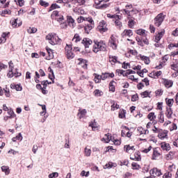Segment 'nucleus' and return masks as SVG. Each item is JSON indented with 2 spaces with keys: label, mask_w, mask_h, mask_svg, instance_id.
I'll list each match as a JSON object with an SVG mask.
<instances>
[{
  "label": "nucleus",
  "mask_w": 178,
  "mask_h": 178,
  "mask_svg": "<svg viewBox=\"0 0 178 178\" xmlns=\"http://www.w3.org/2000/svg\"><path fill=\"white\" fill-rule=\"evenodd\" d=\"M99 51L105 52V51H106V44L103 41L98 42L97 40H94L93 52H95V54H97Z\"/></svg>",
  "instance_id": "nucleus-1"
},
{
  "label": "nucleus",
  "mask_w": 178,
  "mask_h": 178,
  "mask_svg": "<svg viewBox=\"0 0 178 178\" xmlns=\"http://www.w3.org/2000/svg\"><path fill=\"white\" fill-rule=\"evenodd\" d=\"M46 40H48L51 45H58V44H60L62 41L60 38H59V37H58V35H56V34L54 33H49L46 36Z\"/></svg>",
  "instance_id": "nucleus-2"
},
{
  "label": "nucleus",
  "mask_w": 178,
  "mask_h": 178,
  "mask_svg": "<svg viewBox=\"0 0 178 178\" xmlns=\"http://www.w3.org/2000/svg\"><path fill=\"white\" fill-rule=\"evenodd\" d=\"M124 12L125 13V15H127L128 16V26L130 29H134V24H136V22H134L135 19L131 16V12H134V10H123Z\"/></svg>",
  "instance_id": "nucleus-3"
},
{
  "label": "nucleus",
  "mask_w": 178,
  "mask_h": 178,
  "mask_svg": "<svg viewBox=\"0 0 178 178\" xmlns=\"http://www.w3.org/2000/svg\"><path fill=\"white\" fill-rule=\"evenodd\" d=\"M163 20H165V15H163V13L159 14L155 18H154V25L156 27H159L162 23H163Z\"/></svg>",
  "instance_id": "nucleus-4"
},
{
  "label": "nucleus",
  "mask_w": 178,
  "mask_h": 178,
  "mask_svg": "<svg viewBox=\"0 0 178 178\" xmlns=\"http://www.w3.org/2000/svg\"><path fill=\"white\" fill-rule=\"evenodd\" d=\"M118 42L119 40H118V38L115 35H112L109 40L110 47H111L113 49H117Z\"/></svg>",
  "instance_id": "nucleus-5"
},
{
  "label": "nucleus",
  "mask_w": 178,
  "mask_h": 178,
  "mask_svg": "<svg viewBox=\"0 0 178 178\" xmlns=\"http://www.w3.org/2000/svg\"><path fill=\"white\" fill-rule=\"evenodd\" d=\"M72 45H67L65 47V54L67 58V59H73L74 58V54H73V51H72Z\"/></svg>",
  "instance_id": "nucleus-6"
},
{
  "label": "nucleus",
  "mask_w": 178,
  "mask_h": 178,
  "mask_svg": "<svg viewBox=\"0 0 178 178\" xmlns=\"http://www.w3.org/2000/svg\"><path fill=\"white\" fill-rule=\"evenodd\" d=\"M102 2H109V0H95V3L99 9H106V8L109 6V3H104L101 5Z\"/></svg>",
  "instance_id": "nucleus-7"
},
{
  "label": "nucleus",
  "mask_w": 178,
  "mask_h": 178,
  "mask_svg": "<svg viewBox=\"0 0 178 178\" xmlns=\"http://www.w3.org/2000/svg\"><path fill=\"white\" fill-rule=\"evenodd\" d=\"M149 173L153 177H156V176L159 177V176H162V172L156 168L150 170Z\"/></svg>",
  "instance_id": "nucleus-8"
},
{
  "label": "nucleus",
  "mask_w": 178,
  "mask_h": 178,
  "mask_svg": "<svg viewBox=\"0 0 178 178\" xmlns=\"http://www.w3.org/2000/svg\"><path fill=\"white\" fill-rule=\"evenodd\" d=\"M97 30L100 31V33H105L108 31V28L106 27V22L105 21H102L99 23V25L97 26Z\"/></svg>",
  "instance_id": "nucleus-9"
},
{
  "label": "nucleus",
  "mask_w": 178,
  "mask_h": 178,
  "mask_svg": "<svg viewBox=\"0 0 178 178\" xmlns=\"http://www.w3.org/2000/svg\"><path fill=\"white\" fill-rule=\"evenodd\" d=\"M161 155H162V154L159 152V148L156 147L153 151L152 159L153 161H156V159H158Z\"/></svg>",
  "instance_id": "nucleus-10"
},
{
  "label": "nucleus",
  "mask_w": 178,
  "mask_h": 178,
  "mask_svg": "<svg viewBox=\"0 0 178 178\" xmlns=\"http://www.w3.org/2000/svg\"><path fill=\"white\" fill-rule=\"evenodd\" d=\"M82 44L84 45L85 48H89L90 45L92 44V40L90 38H85L82 40Z\"/></svg>",
  "instance_id": "nucleus-11"
},
{
  "label": "nucleus",
  "mask_w": 178,
  "mask_h": 178,
  "mask_svg": "<svg viewBox=\"0 0 178 178\" xmlns=\"http://www.w3.org/2000/svg\"><path fill=\"white\" fill-rule=\"evenodd\" d=\"M67 22L70 27H72V29L74 27L76 24L74 23V19L72 17V16L67 17Z\"/></svg>",
  "instance_id": "nucleus-12"
},
{
  "label": "nucleus",
  "mask_w": 178,
  "mask_h": 178,
  "mask_svg": "<svg viewBox=\"0 0 178 178\" xmlns=\"http://www.w3.org/2000/svg\"><path fill=\"white\" fill-rule=\"evenodd\" d=\"M131 35H133V31H131L130 29H125L122 33V36L123 38H124V37H131Z\"/></svg>",
  "instance_id": "nucleus-13"
},
{
  "label": "nucleus",
  "mask_w": 178,
  "mask_h": 178,
  "mask_svg": "<svg viewBox=\"0 0 178 178\" xmlns=\"http://www.w3.org/2000/svg\"><path fill=\"white\" fill-rule=\"evenodd\" d=\"M124 151H126V152H128L129 154H131V152L136 150L134 146H130V145H125L124 147Z\"/></svg>",
  "instance_id": "nucleus-14"
},
{
  "label": "nucleus",
  "mask_w": 178,
  "mask_h": 178,
  "mask_svg": "<svg viewBox=\"0 0 178 178\" xmlns=\"http://www.w3.org/2000/svg\"><path fill=\"white\" fill-rule=\"evenodd\" d=\"M165 115L168 118V119H172V117L173 116V111L172 110V108L167 107Z\"/></svg>",
  "instance_id": "nucleus-15"
},
{
  "label": "nucleus",
  "mask_w": 178,
  "mask_h": 178,
  "mask_svg": "<svg viewBox=\"0 0 178 178\" xmlns=\"http://www.w3.org/2000/svg\"><path fill=\"white\" fill-rule=\"evenodd\" d=\"M163 80L164 86L165 87H166V88H170V87L173 86V81L169 79H163Z\"/></svg>",
  "instance_id": "nucleus-16"
},
{
  "label": "nucleus",
  "mask_w": 178,
  "mask_h": 178,
  "mask_svg": "<svg viewBox=\"0 0 178 178\" xmlns=\"http://www.w3.org/2000/svg\"><path fill=\"white\" fill-rule=\"evenodd\" d=\"M161 147L163 151H170V145L166 143L165 142L161 143Z\"/></svg>",
  "instance_id": "nucleus-17"
},
{
  "label": "nucleus",
  "mask_w": 178,
  "mask_h": 178,
  "mask_svg": "<svg viewBox=\"0 0 178 178\" xmlns=\"http://www.w3.org/2000/svg\"><path fill=\"white\" fill-rule=\"evenodd\" d=\"M1 170L5 173L6 176H8L10 173V169L9 168V166L7 165H3L1 166Z\"/></svg>",
  "instance_id": "nucleus-18"
},
{
  "label": "nucleus",
  "mask_w": 178,
  "mask_h": 178,
  "mask_svg": "<svg viewBox=\"0 0 178 178\" xmlns=\"http://www.w3.org/2000/svg\"><path fill=\"white\" fill-rule=\"evenodd\" d=\"M130 159H131V161H141V156L137 153H135L134 154L130 156Z\"/></svg>",
  "instance_id": "nucleus-19"
},
{
  "label": "nucleus",
  "mask_w": 178,
  "mask_h": 178,
  "mask_svg": "<svg viewBox=\"0 0 178 178\" xmlns=\"http://www.w3.org/2000/svg\"><path fill=\"white\" fill-rule=\"evenodd\" d=\"M10 88L13 90H16V91H22V90H23V88L22 86H20V84L15 85V83H12L10 85Z\"/></svg>",
  "instance_id": "nucleus-20"
},
{
  "label": "nucleus",
  "mask_w": 178,
  "mask_h": 178,
  "mask_svg": "<svg viewBox=\"0 0 178 178\" xmlns=\"http://www.w3.org/2000/svg\"><path fill=\"white\" fill-rule=\"evenodd\" d=\"M138 56L140 58L141 60H143L145 65H149V57L143 56L141 54H140Z\"/></svg>",
  "instance_id": "nucleus-21"
},
{
  "label": "nucleus",
  "mask_w": 178,
  "mask_h": 178,
  "mask_svg": "<svg viewBox=\"0 0 178 178\" xmlns=\"http://www.w3.org/2000/svg\"><path fill=\"white\" fill-rule=\"evenodd\" d=\"M89 126L90 127H92L93 131H97V130H98V126L97 125V122H95V120L91 121Z\"/></svg>",
  "instance_id": "nucleus-22"
},
{
  "label": "nucleus",
  "mask_w": 178,
  "mask_h": 178,
  "mask_svg": "<svg viewBox=\"0 0 178 178\" xmlns=\"http://www.w3.org/2000/svg\"><path fill=\"white\" fill-rule=\"evenodd\" d=\"M47 51L49 56H47L46 58V59L47 60H50V59H53L54 58V52H52V49H51L49 48H47Z\"/></svg>",
  "instance_id": "nucleus-23"
},
{
  "label": "nucleus",
  "mask_w": 178,
  "mask_h": 178,
  "mask_svg": "<svg viewBox=\"0 0 178 178\" xmlns=\"http://www.w3.org/2000/svg\"><path fill=\"white\" fill-rule=\"evenodd\" d=\"M92 29H94V25L88 24L84 27L85 33H86V34H90V31H91Z\"/></svg>",
  "instance_id": "nucleus-24"
},
{
  "label": "nucleus",
  "mask_w": 178,
  "mask_h": 178,
  "mask_svg": "<svg viewBox=\"0 0 178 178\" xmlns=\"http://www.w3.org/2000/svg\"><path fill=\"white\" fill-rule=\"evenodd\" d=\"M79 113L78 115H79V119H81L82 118H84L86 115H87V110L83 109L81 110V108L79 109Z\"/></svg>",
  "instance_id": "nucleus-25"
},
{
  "label": "nucleus",
  "mask_w": 178,
  "mask_h": 178,
  "mask_svg": "<svg viewBox=\"0 0 178 178\" xmlns=\"http://www.w3.org/2000/svg\"><path fill=\"white\" fill-rule=\"evenodd\" d=\"M49 69H50L49 70V79H50V80H51L52 83H55V75L54 74V70H52V69H51V67H49Z\"/></svg>",
  "instance_id": "nucleus-26"
},
{
  "label": "nucleus",
  "mask_w": 178,
  "mask_h": 178,
  "mask_svg": "<svg viewBox=\"0 0 178 178\" xmlns=\"http://www.w3.org/2000/svg\"><path fill=\"white\" fill-rule=\"evenodd\" d=\"M116 84V82L115 81H111L109 83V90L112 91V92H115V85Z\"/></svg>",
  "instance_id": "nucleus-27"
},
{
  "label": "nucleus",
  "mask_w": 178,
  "mask_h": 178,
  "mask_svg": "<svg viewBox=\"0 0 178 178\" xmlns=\"http://www.w3.org/2000/svg\"><path fill=\"white\" fill-rule=\"evenodd\" d=\"M165 102L166 104L168 105V106H169L168 108H172V106H173V104L175 102V100L173 99H165Z\"/></svg>",
  "instance_id": "nucleus-28"
},
{
  "label": "nucleus",
  "mask_w": 178,
  "mask_h": 178,
  "mask_svg": "<svg viewBox=\"0 0 178 178\" xmlns=\"http://www.w3.org/2000/svg\"><path fill=\"white\" fill-rule=\"evenodd\" d=\"M109 62H112L113 63H120V62L118 61V57L116 56H110Z\"/></svg>",
  "instance_id": "nucleus-29"
},
{
  "label": "nucleus",
  "mask_w": 178,
  "mask_h": 178,
  "mask_svg": "<svg viewBox=\"0 0 178 178\" xmlns=\"http://www.w3.org/2000/svg\"><path fill=\"white\" fill-rule=\"evenodd\" d=\"M8 112V114L9 116L7 117V119H12V118H15L16 116V114H15V112L12 108L9 109Z\"/></svg>",
  "instance_id": "nucleus-30"
},
{
  "label": "nucleus",
  "mask_w": 178,
  "mask_h": 178,
  "mask_svg": "<svg viewBox=\"0 0 178 178\" xmlns=\"http://www.w3.org/2000/svg\"><path fill=\"white\" fill-rule=\"evenodd\" d=\"M19 19H14L11 21L12 23V26H13V27H20V26H22V22H19V24H17Z\"/></svg>",
  "instance_id": "nucleus-31"
},
{
  "label": "nucleus",
  "mask_w": 178,
  "mask_h": 178,
  "mask_svg": "<svg viewBox=\"0 0 178 178\" xmlns=\"http://www.w3.org/2000/svg\"><path fill=\"white\" fill-rule=\"evenodd\" d=\"M112 140V136H109V134L105 135V137L102 139V141H105V143H109Z\"/></svg>",
  "instance_id": "nucleus-32"
},
{
  "label": "nucleus",
  "mask_w": 178,
  "mask_h": 178,
  "mask_svg": "<svg viewBox=\"0 0 178 178\" xmlns=\"http://www.w3.org/2000/svg\"><path fill=\"white\" fill-rule=\"evenodd\" d=\"M93 93L95 97H101L104 95V92L99 89H96Z\"/></svg>",
  "instance_id": "nucleus-33"
},
{
  "label": "nucleus",
  "mask_w": 178,
  "mask_h": 178,
  "mask_svg": "<svg viewBox=\"0 0 178 178\" xmlns=\"http://www.w3.org/2000/svg\"><path fill=\"white\" fill-rule=\"evenodd\" d=\"M111 110L115 111V109H119V104L115 102V101H111Z\"/></svg>",
  "instance_id": "nucleus-34"
},
{
  "label": "nucleus",
  "mask_w": 178,
  "mask_h": 178,
  "mask_svg": "<svg viewBox=\"0 0 178 178\" xmlns=\"http://www.w3.org/2000/svg\"><path fill=\"white\" fill-rule=\"evenodd\" d=\"M72 41H74V42H79L81 41V38H80V35L78 33H76L74 35Z\"/></svg>",
  "instance_id": "nucleus-35"
},
{
  "label": "nucleus",
  "mask_w": 178,
  "mask_h": 178,
  "mask_svg": "<svg viewBox=\"0 0 178 178\" xmlns=\"http://www.w3.org/2000/svg\"><path fill=\"white\" fill-rule=\"evenodd\" d=\"M59 8H60V6H59L58 4L56 3H53L51 4V6L49 8V12H51L55 9H59Z\"/></svg>",
  "instance_id": "nucleus-36"
},
{
  "label": "nucleus",
  "mask_w": 178,
  "mask_h": 178,
  "mask_svg": "<svg viewBox=\"0 0 178 178\" xmlns=\"http://www.w3.org/2000/svg\"><path fill=\"white\" fill-rule=\"evenodd\" d=\"M40 5L44 8H48V6H49V3L44 0H40Z\"/></svg>",
  "instance_id": "nucleus-37"
},
{
  "label": "nucleus",
  "mask_w": 178,
  "mask_h": 178,
  "mask_svg": "<svg viewBox=\"0 0 178 178\" xmlns=\"http://www.w3.org/2000/svg\"><path fill=\"white\" fill-rule=\"evenodd\" d=\"M147 118L149 120H155V119H156V115H155V113H150L147 115Z\"/></svg>",
  "instance_id": "nucleus-38"
},
{
  "label": "nucleus",
  "mask_w": 178,
  "mask_h": 178,
  "mask_svg": "<svg viewBox=\"0 0 178 178\" xmlns=\"http://www.w3.org/2000/svg\"><path fill=\"white\" fill-rule=\"evenodd\" d=\"M158 118H159V123H163V122H165V118L163 116V114H162V113H160L159 114Z\"/></svg>",
  "instance_id": "nucleus-39"
},
{
  "label": "nucleus",
  "mask_w": 178,
  "mask_h": 178,
  "mask_svg": "<svg viewBox=\"0 0 178 178\" xmlns=\"http://www.w3.org/2000/svg\"><path fill=\"white\" fill-rule=\"evenodd\" d=\"M158 137L159 138H160V140H163L164 138H166V137H168V134L166 133L159 132Z\"/></svg>",
  "instance_id": "nucleus-40"
},
{
  "label": "nucleus",
  "mask_w": 178,
  "mask_h": 178,
  "mask_svg": "<svg viewBox=\"0 0 178 178\" xmlns=\"http://www.w3.org/2000/svg\"><path fill=\"white\" fill-rule=\"evenodd\" d=\"M48 84H52V82L48 83V81H42L41 82V85L43 86V88L44 90H47V87Z\"/></svg>",
  "instance_id": "nucleus-41"
},
{
  "label": "nucleus",
  "mask_w": 178,
  "mask_h": 178,
  "mask_svg": "<svg viewBox=\"0 0 178 178\" xmlns=\"http://www.w3.org/2000/svg\"><path fill=\"white\" fill-rule=\"evenodd\" d=\"M136 33L138 34V35H143V37H145V30L138 29L136 31Z\"/></svg>",
  "instance_id": "nucleus-42"
},
{
  "label": "nucleus",
  "mask_w": 178,
  "mask_h": 178,
  "mask_svg": "<svg viewBox=\"0 0 178 178\" xmlns=\"http://www.w3.org/2000/svg\"><path fill=\"white\" fill-rule=\"evenodd\" d=\"M139 134L141 135V134H148V130H145L143 128H139L138 129Z\"/></svg>",
  "instance_id": "nucleus-43"
},
{
  "label": "nucleus",
  "mask_w": 178,
  "mask_h": 178,
  "mask_svg": "<svg viewBox=\"0 0 178 178\" xmlns=\"http://www.w3.org/2000/svg\"><path fill=\"white\" fill-rule=\"evenodd\" d=\"M84 152H85L86 156H90L91 155V149H90L86 147Z\"/></svg>",
  "instance_id": "nucleus-44"
},
{
  "label": "nucleus",
  "mask_w": 178,
  "mask_h": 178,
  "mask_svg": "<svg viewBox=\"0 0 178 178\" xmlns=\"http://www.w3.org/2000/svg\"><path fill=\"white\" fill-rule=\"evenodd\" d=\"M109 77V73L105 72L102 74V80H106Z\"/></svg>",
  "instance_id": "nucleus-45"
},
{
  "label": "nucleus",
  "mask_w": 178,
  "mask_h": 178,
  "mask_svg": "<svg viewBox=\"0 0 178 178\" xmlns=\"http://www.w3.org/2000/svg\"><path fill=\"white\" fill-rule=\"evenodd\" d=\"M86 21L89 22L88 24L94 25V19H92V18H91V17H86L85 18V22Z\"/></svg>",
  "instance_id": "nucleus-46"
},
{
  "label": "nucleus",
  "mask_w": 178,
  "mask_h": 178,
  "mask_svg": "<svg viewBox=\"0 0 178 178\" xmlns=\"http://www.w3.org/2000/svg\"><path fill=\"white\" fill-rule=\"evenodd\" d=\"M10 13H12V11H10V10H6L2 11L1 15L5 16V15H10Z\"/></svg>",
  "instance_id": "nucleus-47"
},
{
  "label": "nucleus",
  "mask_w": 178,
  "mask_h": 178,
  "mask_svg": "<svg viewBox=\"0 0 178 178\" xmlns=\"http://www.w3.org/2000/svg\"><path fill=\"white\" fill-rule=\"evenodd\" d=\"M124 129H125V130L127 131V137L130 138L131 137V133L129 131L130 129H129V127H124Z\"/></svg>",
  "instance_id": "nucleus-48"
},
{
  "label": "nucleus",
  "mask_w": 178,
  "mask_h": 178,
  "mask_svg": "<svg viewBox=\"0 0 178 178\" xmlns=\"http://www.w3.org/2000/svg\"><path fill=\"white\" fill-rule=\"evenodd\" d=\"M78 60H79V65H83H83H82L83 67H87V64H86V63H84V59L78 58Z\"/></svg>",
  "instance_id": "nucleus-49"
},
{
  "label": "nucleus",
  "mask_w": 178,
  "mask_h": 178,
  "mask_svg": "<svg viewBox=\"0 0 178 178\" xmlns=\"http://www.w3.org/2000/svg\"><path fill=\"white\" fill-rule=\"evenodd\" d=\"M8 65H9L10 73H12V72H13V68L15 67V65H13V62L10 61L8 63Z\"/></svg>",
  "instance_id": "nucleus-50"
},
{
  "label": "nucleus",
  "mask_w": 178,
  "mask_h": 178,
  "mask_svg": "<svg viewBox=\"0 0 178 178\" xmlns=\"http://www.w3.org/2000/svg\"><path fill=\"white\" fill-rule=\"evenodd\" d=\"M59 176V173L58 172H52L51 174L49 175V178H55Z\"/></svg>",
  "instance_id": "nucleus-51"
},
{
  "label": "nucleus",
  "mask_w": 178,
  "mask_h": 178,
  "mask_svg": "<svg viewBox=\"0 0 178 178\" xmlns=\"http://www.w3.org/2000/svg\"><path fill=\"white\" fill-rule=\"evenodd\" d=\"M115 26L118 28V29H122V23L120 22V21L119 19H116L115 22Z\"/></svg>",
  "instance_id": "nucleus-52"
},
{
  "label": "nucleus",
  "mask_w": 178,
  "mask_h": 178,
  "mask_svg": "<svg viewBox=\"0 0 178 178\" xmlns=\"http://www.w3.org/2000/svg\"><path fill=\"white\" fill-rule=\"evenodd\" d=\"M28 33L29 34H34V33H37V29L36 28H31L30 29H28Z\"/></svg>",
  "instance_id": "nucleus-53"
},
{
  "label": "nucleus",
  "mask_w": 178,
  "mask_h": 178,
  "mask_svg": "<svg viewBox=\"0 0 178 178\" xmlns=\"http://www.w3.org/2000/svg\"><path fill=\"white\" fill-rule=\"evenodd\" d=\"M83 22H86V17L80 16L79 18H77L78 23H83Z\"/></svg>",
  "instance_id": "nucleus-54"
},
{
  "label": "nucleus",
  "mask_w": 178,
  "mask_h": 178,
  "mask_svg": "<svg viewBox=\"0 0 178 178\" xmlns=\"http://www.w3.org/2000/svg\"><path fill=\"white\" fill-rule=\"evenodd\" d=\"M138 100V95L135 94L134 95H132L131 97V101L132 102H136V101Z\"/></svg>",
  "instance_id": "nucleus-55"
},
{
  "label": "nucleus",
  "mask_w": 178,
  "mask_h": 178,
  "mask_svg": "<svg viewBox=\"0 0 178 178\" xmlns=\"http://www.w3.org/2000/svg\"><path fill=\"white\" fill-rule=\"evenodd\" d=\"M170 131H173V130H177V125L175 123L171 124V127H170Z\"/></svg>",
  "instance_id": "nucleus-56"
},
{
  "label": "nucleus",
  "mask_w": 178,
  "mask_h": 178,
  "mask_svg": "<svg viewBox=\"0 0 178 178\" xmlns=\"http://www.w3.org/2000/svg\"><path fill=\"white\" fill-rule=\"evenodd\" d=\"M163 178H172V172H165L163 175Z\"/></svg>",
  "instance_id": "nucleus-57"
},
{
  "label": "nucleus",
  "mask_w": 178,
  "mask_h": 178,
  "mask_svg": "<svg viewBox=\"0 0 178 178\" xmlns=\"http://www.w3.org/2000/svg\"><path fill=\"white\" fill-rule=\"evenodd\" d=\"M74 2H77L79 5H84L86 3V0H72Z\"/></svg>",
  "instance_id": "nucleus-58"
},
{
  "label": "nucleus",
  "mask_w": 178,
  "mask_h": 178,
  "mask_svg": "<svg viewBox=\"0 0 178 178\" xmlns=\"http://www.w3.org/2000/svg\"><path fill=\"white\" fill-rule=\"evenodd\" d=\"M131 166H132V169H135V170L140 169V165L138 164H137L136 163H133L131 164Z\"/></svg>",
  "instance_id": "nucleus-59"
},
{
  "label": "nucleus",
  "mask_w": 178,
  "mask_h": 178,
  "mask_svg": "<svg viewBox=\"0 0 178 178\" xmlns=\"http://www.w3.org/2000/svg\"><path fill=\"white\" fill-rule=\"evenodd\" d=\"M107 17H110L111 19H120L119 15H112L111 14H108Z\"/></svg>",
  "instance_id": "nucleus-60"
},
{
  "label": "nucleus",
  "mask_w": 178,
  "mask_h": 178,
  "mask_svg": "<svg viewBox=\"0 0 178 178\" xmlns=\"http://www.w3.org/2000/svg\"><path fill=\"white\" fill-rule=\"evenodd\" d=\"M2 69H8V65L0 63V72L2 70Z\"/></svg>",
  "instance_id": "nucleus-61"
},
{
  "label": "nucleus",
  "mask_w": 178,
  "mask_h": 178,
  "mask_svg": "<svg viewBox=\"0 0 178 178\" xmlns=\"http://www.w3.org/2000/svg\"><path fill=\"white\" fill-rule=\"evenodd\" d=\"M124 72H126V71H124V70H116V72L118 74V76H123V74L124 73Z\"/></svg>",
  "instance_id": "nucleus-62"
},
{
  "label": "nucleus",
  "mask_w": 178,
  "mask_h": 178,
  "mask_svg": "<svg viewBox=\"0 0 178 178\" xmlns=\"http://www.w3.org/2000/svg\"><path fill=\"white\" fill-rule=\"evenodd\" d=\"M156 95H162L163 94V91H162L161 89L157 90L155 92Z\"/></svg>",
  "instance_id": "nucleus-63"
},
{
  "label": "nucleus",
  "mask_w": 178,
  "mask_h": 178,
  "mask_svg": "<svg viewBox=\"0 0 178 178\" xmlns=\"http://www.w3.org/2000/svg\"><path fill=\"white\" fill-rule=\"evenodd\" d=\"M131 55H134V56H136V55H137L138 52L137 50H129V51Z\"/></svg>",
  "instance_id": "nucleus-64"
}]
</instances>
